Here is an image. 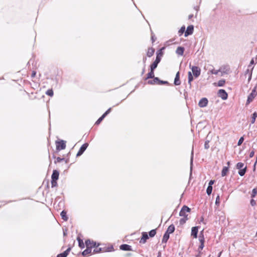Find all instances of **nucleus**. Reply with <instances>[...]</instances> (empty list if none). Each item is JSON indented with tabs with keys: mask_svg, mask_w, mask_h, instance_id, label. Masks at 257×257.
I'll return each mask as SVG.
<instances>
[{
	"mask_svg": "<svg viewBox=\"0 0 257 257\" xmlns=\"http://www.w3.org/2000/svg\"><path fill=\"white\" fill-rule=\"evenodd\" d=\"M59 173L58 171L53 170L51 176V185L52 187H56L57 185V180L59 178Z\"/></svg>",
	"mask_w": 257,
	"mask_h": 257,
	"instance_id": "obj_1",
	"label": "nucleus"
},
{
	"mask_svg": "<svg viewBox=\"0 0 257 257\" xmlns=\"http://www.w3.org/2000/svg\"><path fill=\"white\" fill-rule=\"evenodd\" d=\"M191 209L187 207V206H183L182 208L181 211H180L179 215L180 216H182L184 217H187L188 214L187 213L190 212Z\"/></svg>",
	"mask_w": 257,
	"mask_h": 257,
	"instance_id": "obj_2",
	"label": "nucleus"
},
{
	"mask_svg": "<svg viewBox=\"0 0 257 257\" xmlns=\"http://www.w3.org/2000/svg\"><path fill=\"white\" fill-rule=\"evenodd\" d=\"M56 150L60 151L61 150H64L66 148V142L63 140L60 141H56Z\"/></svg>",
	"mask_w": 257,
	"mask_h": 257,
	"instance_id": "obj_3",
	"label": "nucleus"
},
{
	"mask_svg": "<svg viewBox=\"0 0 257 257\" xmlns=\"http://www.w3.org/2000/svg\"><path fill=\"white\" fill-rule=\"evenodd\" d=\"M90 239H87L85 241V244L86 246V249H85L82 253V255L84 256L87 255L89 254V253H91V248L90 247H89V243H90Z\"/></svg>",
	"mask_w": 257,
	"mask_h": 257,
	"instance_id": "obj_4",
	"label": "nucleus"
},
{
	"mask_svg": "<svg viewBox=\"0 0 257 257\" xmlns=\"http://www.w3.org/2000/svg\"><path fill=\"white\" fill-rule=\"evenodd\" d=\"M161 56L162 54L161 53L157 54L155 61L151 65V67H153V69H156L157 68L158 64L161 61Z\"/></svg>",
	"mask_w": 257,
	"mask_h": 257,
	"instance_id": "obj_5",
	"label": "nucleus"
},
{
	"mask_svg": "<svg viewBox=\"0 0 257 257\" xmlns=\"http://www.w3.org/2000/svg\"><path fill=\"white\" fill-rule=\"evenodd\" d=\"M191 68L195 77L197 78L200 75L201 69L197 66H192Z\"/></svg>",
	"mask_w": 257,
	"mask_h": 257,
	"instance_id": "obj_6",
	"label": "nucleus"
},
{
	"mask_svg": "<svg viewBox=\"0 0 257 257\" xmlns=\"http://www.w3.org/2000/svg\"><path fill=\"white\" fill-rule=\"evenodd\" d=\"M257 92L255 90V87L253 88V89L252 90L250 94L248 95L247 102L248 103H249L251 101H252L253 99L254 98V97L256 95Z\"/></svg>",
	"mask_w": 257,
	"mask_h": 257,
	"instance_id": "obj_7",
	"label": "nucleus"
},
{
	"mask_svg": "<svg viewBox=\"0 0 257 257\" xmlns=\"http://www.w3.org/2000/svg\"><path fill=\"white\" fill-rule=\"evenodd\" d=\"M218 96L223 100H226L227 98L228 94L224 89H220L218 92Z\"/></svg>",
	"mask_w": 257,
	"mask_h": 257,
	"instance_id": "obj_8",
	"label": "nucleus"
},
{
	"mask_svg": "<svg viewBox=\"0 0 257 257\" xmlns=\"http://www.w3.org/2000/svg\"><path fill=\"white\" fill-rule=\"evenodd\" d=\"M88 146V144L87 143L84 144L80 148L79 150L78 151L76 156L78 157L81 156L84 152L86 150L87 147Z\"/></svg>",
	"mask_w": 257,
	"mask_h": 257,
	"instance_id": "obj_9",
	"label": "nucleus"
},
{
	"mask_svg": "<svg viewBox=\"0 0 257 257\" xmlns=\"http://www.w3.org/2000/svg\"><path fill=\"white\" fill-rule=\"evenodd\" d=\"M208 102V99L204 97L200 100L198 103V105L200 107H204L207 106Z\"/></svg>",
	"mask_w": 257,
	"mask_h": 257,
	"instance_id": "obj_10",
	"label": "nucleus"
},
{
	"mask_svg": "<svg viewBox=\"0 0 257 257\" xmlns=\"http://www.w3.org/2000/svg\"><path fill=\"white\" fill-rule=\"evenodd\" d=\"M198 232V227H193L191 229V235L193 236L194 238H197Z\"/></svg>",
	"mask_w": 257,
	"mask_h": 257,
	"instance_id": "obj_11",
	"label": "nucleus"
},
{
	"mask_svg": "<svg viewBox=\"0 0 257 257\" xmlns=\"http://www.w3.org/2000/svg\"><path fill=\"white\" fill-rule=\"evenodd\" d=\"M148 238L149 236L147 233L146 232H144L142 233V237L140 240V242L142 243H145Z\"/></svg>",
	"mask_w": 257,
	"mask_h": 257,
	"instance_id": "obj_12",
	"label": "nucleus"
},
{
	"mask_svg": "<svg viewBox=\"0 0 257 257\" xmlns=\"http://www.w3.org/2000/svg\"><path fill=\"white\" fill-rule=\"evenodd\" d=\"M120 249L125 251L132 250L131 246L126 244L121 245L120 246Z\"/></svg>",
	"mask_w": 257,
	"mask_h": 257,
	"instance_id": "obj_13",
	"label": "nucleus"
},
{
	"mask_svg": "<svg viewBox=\"0 0 257 257\" xmlns=\"http://www.w3.org/2000/svg\"><path fill=\"white\" fill-rule=\"evenodd\" d=\"M181 83V81L180 80L179 77V72H178L176 75L175 80H174V84L176 85H179Z\"/></svg>",
	"mask_w": 257,
	"mask_h": 257,
	"instance_id": "obj_14",
	"label": "nucleus"
},
{
	"mask_svg": "<svg viewBox=\"0 0 257 257\" xmlns=\"http://www.w3.org/2000/svg\"><path fill=\"white\" fill-rule=\"evenodd\" d=\"M184 51V48L182 47H178L176 51V53L180 56H182L183 55Z\"/></svg>",
	"mask_w": 257,
	"mask_h": 257,
	"instance_id": "obj_15",
	"label": "nucleus"
},
{
	"mask_svg": "<svg viewBox=\"0 0 257 257\" xmlns=\"http://www.w3.org/2000/svg\"><path fill=\"white\" fill-rule=\"evenodd\" d=\"M155 69H153V67H151V71L149 73L147 74V77L146 78V79H148L149 78H153L154 77V70Z\"/></svg>",
	"mask_w": 257,
	"mask_h": 257,
	"instance_id": "obj_16",
	"label": "nucleus"
},
{
	"mask_svg": "<svg viewBox=\"0 0 257 257\" xmlns=\"http://www.w3.org/2000/svg\"><path fill=\"white\" fill-rule=\"evenodd\" d=\"M175 230V226L173 224L170 225L167 228V231H166V233H168V234L173 233Z\"/></svg>",
	"mask_w": 257,
	"mask_h": 257,
	"instance_id": "obj_17",
	"label": "nucleus"
},
{
	"mask_svg": "<svg viewBox=\"0 0 257 257\" xmlns=\"http://www.w3.org/2000/svg\"><path fill=\"white\" fill-rule=\"evenodd\" d=\"M154 52H155V49L153 48H150L148 50L147 55L148 57H151V56H152L153 55Z\"/></svg>",
	"mask_w": 257,
	"mask_h": 257,
	"instance_id": "obj_18",
	"label": "nucleus"
},
{
	"mask_svg": "<svg viewBox=\"0 0 257 257\" xmlns=\"http://www.w3.org/2000/svg\"><path fill=\"white\" fill-rule=\"evenodd\" d=\"M77 240H78V245H79V246L81 248H83L85 246L84 245V243L83 241V240L81 239L80 237L78 236L77 238Z\"/></svg>",
	"mask_w": 257,
	"mask_h": 257,
	"instance_id": "obj_19",
	"label": "nucleus"
},
{
	"mask_svg": "<svg viewBox=\"0 0 257 257\" xmlns=\"http://www.w3.org/2000/svg\"><path fill=\"white\" fill-rule=\"evenodd\" d=\"M99 244H98L97 245H96V246H95L96 248L93 250V252H92V254H94V253H99L100 252H103L104 251V250L101 247H99V248H97V247L99 246Z\"/></svg>",
	"mask_w": 257,
	"mask_h": 257,
	"instance_id": "obj_20",
	"label": "nucleus"
},
{
	"mask_svg": "<svg viewBox=\"0 0 257 257\" xmlns=\"http://www.w3.org/2000/svg\"><path fill=\"white\" fill-rule=\"evenodd\" d=\"M60 215H61V216L62 218L64 221H67L68 219V217H67V216L66 215V212L65 211L63 210L61 212Z\"/></svg>",
	"mask_w": 257,
	"mask_h": 257,
	"instance_id": "obj_21",
	"label": "nucleus"
},
{
	"mask_svg": "<svg viewBox=\"0 0 257 257\" xmlns=\"http://www.w3.org/2000/svg\"><path fill=\"white\" fill-rule=\"evenodd\" d=\"M169 234L165 232L163 237L162 242L166 243L167 242L168 240L169 239Z\"/></svg>",
	"mask_w": 257,
	"mask_h": 257,
	"instance_id": "obj_22",
	"label": "nucleus"
},
{
	"mask_svg": "<svg viewBox=\"0 0 257 257\" xmlns=\"http://www.w3.org/2000/svg\"><path fill=\"white\" fill-rule=\"evenodd\" d=\"M228 171V167H224L221 171V175L224 177L227 175Z\"/></svg>",
	"mask_w": 257,
	"mask_h": 257,
	"instance_id": "obj_23",
	"label": "nucleus"
},
{
	"mask_svg": "<svg viewBox=\"0 0 257 257\" xmlns=\"http://www.w3.org/2000/svg\"><path fill=\"white\" fill-rule=\"evenodd\" d=\"M188 83L189 84L190 86L191 85V82L193 80V77L192 76V74L190 71H189L188 73Z\"/></svg>",
	"mask_w": 257,
	"mask_h": 257,
	"instance_id": "obj_24",
	"label": "nucleus"
},
{
	"mask_svg": "<svg viewBox=\"0 0 257 257\" xmlns=\"http://www.w3.org/2000/svg\"><path fill=\"white\" fill-rule=\"evenodd\" d=\"M154 79L148 81V83L150 84H154L159 81V79L158 77H154Z\"/></svg>",
	"mask_w": 257,
	"mask_h": 257,
	"instance_id": "obj_25",
	"label": "nucleus"
},
{
	"mask_svg": "<svg viewBox=\"0 0 257 257\" xmlns=\"http://www.w3.org/2000/svg\"><path fill=\"white\" fill-rule=\"evenodd\" d=\"M193 148H192V152H191V159H190V175L192 174V165L193 164Z\"/></svg>",
	"mask_w": 257,
	"mask_h": 257,
	"instance_id": "obj_26",
	"label": "nucleus"
},
{
	"mask_svg": "<svg viewBox=\"0 0 257 257\" xmlns=\"http://www.w3.org/2000/svg\"><path fill=\"white\" fill-rule=\"evenodd\" d=\"M246 170V167H244L242 169H240V170L238 172L239 175L240 176H243L245 174V173Z\"/></svg>",
	"mask_w": 257,
	"mask_h": 257,
	"instance_id": "obj_27",
	"label": "nucleus"
},
{
	"mask_svg": "<svg viewBox=\"0 0 257 257\" xmlns=\"http://www.w3.org/2000/svg\"><path fill=\"white\" fill-rule=\"evenodd\" d=\"M194 30V26L193 25H189L187 27L185 32H193Z\"/></svg>",
	"mask_w": 257,
	"mask_h": 257,
	"instance_id": "obj_28",
	"label": "nucleus"
},
{
	"mask_svg": "<svg viewBox=\"0 0 257 257\" xmlns=\"http://www.w3.org/2000/svg\"><path fill=\"white\" fill-rule=\"evenodd\" d=\"M257 117V113L256 112H254L251 117V123L253 124L254 123L256 117Z\"/></svg>",
	"mask_w": 257,
	"mask_h": 257,
	"instance_id": "obj_29",
	"label": "nucleus"
},
{
	"mask_svg": "<svg viewBox=\"0 0 257 257\" xmlns=\"http://www.w3.org/2000/svg\"><path fill=\"white\" fill-rule=\"evenodd\" d=\"M90 243H89V247H90V248L92 249V247H95L96 246V242L93 241V240H91L90 239Z\"/></svg>",
	"mask_w": 257,
	"mask_h": 257,
	"instance_id": "obj_30",
	"label": "nucleus"
},
{
	"mask_svg": "<svg viewBox=\"0 0 257 257\" xmlns=\"http://www.w3.org/2000/svg\"><path fill=\"white\" fill-rule=\"evenodd\" d=\"M188 219L187 217H183L181 219H180L179 222L180 225L184 224L186 221Z\"/></svg>",
	"mask_w": 257,
	"mask_h": 257,
	"instance_id": "obj_31",
	"label": "nucleus"
},
{
	"mask_svg": "<svg viewBox=\"0 0 257 257\" xmlns=\"http://www.w3.org/2000/svg\"><path fill=\"white\" fill-rule=\"evenodd\" d=\"M199 240L200 243H204V238L202 233H201L199 236Z\"/></svg>",
	"mask_w": 257,
	"mask_h": 257,
	"instance_id": "obj_32",
	"label": "nucleus"
},
{
	"mask_svg": "<svg viewBox=\"0 0 257 257\" xmlns=\"http://www.w3.org/2000/svg\"><path fill=\"white\" fill-rule=\"evenodd\" d=\"M212 186H208L207 190H206V193L208 195H210L212 192Z\"/></svg>",
	"mask_w": 257,
	"mask_h": 257,
	"instance_id": "obj_33",
	"label": "nucleus"
},
{
	"mask_svg": "<svg viewBox=\"0 0 257 257\" xmlns=\"http://www.w3.org/2000/svg\"><path fill=\"white\" fill-rule=\"evenodd\" d=\"M46 94L51 97L53 96V91L52 89H48L46 92Z\"/></svg>",
	"mask_w": 257,
	"mask_h": 257,
	"instance_id": "obj_34",
	"label": "nucleus"
},
{
	"mask_svg": "<svg viewBox=\"0 0 257 257\" xmlns=\"http://www.w3.org/2000/svg\"><path fill=\"white\" fill-rule=\"evenodd\" d=\"M156 234V231L155 229H152L149 232V235L150 237H154Z\"/></svg>",
	"mask_w": 257,
	"mask_h": 257,
	"instance_id": "obj_35",
	"label": "nucleus"
},
{
	"mask_svg": "<svg viewBox=\"0 0 257 257\" xmlns=\"http://www.w3.org/2000/svg\"><path fill=\"white\" fill-rule=\"evenodd\" d=\"M225 83V81L223 79H222V80H220L218 82V86H223L224 84Z\"/></svg>",
	"mask_w": 257,
	"mask_h": 257,
	"instance_id": "obj_36",
	"label": "nucleus"
},
{
	"mask_svg": "<svg viewBox=\"0 0 257 257\" xmlns=\"http://www.w3.org/2000/svg\"><path fill=\"white\" fill-rule=\"evenodd\" d=\"M244 166V164L241 162L238 163L236 165V168L237 169H241Z\"/></svg>",
	"mask_w": 257,
	"mask_h": 257,
	"instance_id": "obj_37",
	"label": "nucleus"
},
{
	"mask_svg": "<svg viewBox=\"0 0 257 257\" xmlns=\"http://www.w3.org/2000/svg\"><path fill=\"white\" fill-rule=\"evenodd\" d=\"M104 116L102 115L100 117H99L97 119V120L95 122V124H99L101 122V121L104 119Z\"/></svg>",
	"mask_w": 257,
	"mask_h": 257,
	"instance_id": "obj_38",
	"label": "nucleus"
},
{
	"mask_svg": "<svg viewBox=\"0 0 257 257\" xmlns=\"http://www.w3.org/2000/svg\"><path fill=\"white\" fill-rule=\"evenodd\" d=\"M257 194V189L256 188H254L252 191V193L251 195V197L253 198Z\"/></svg>",
	"mask_w": 257,
	"mask_h": 257,
	"instance_id": "obj_39",
	"label": "nucleus"
},
{
	"mask_svg": "<svg viewBox=\"0 0 257 257\" xmlns=\"http://www.w3.org/2000/svg\"><path fill=\"white\" fill-rule=\"evenodd\" d=\"M219 204H220V198H219V195H218L216 197V198L215 204L217 206H219Z\"/></svg>",
	"mask_w": 257,
	"mask_h": 257,
	"instance_id": "obj_40",
	"label": "nucleus"
},
{
	"mask_svg": "<svg viewBox=\"0 0 257 257\" xmlns=\"http://www.w3.org/2000/svg\"><path fill=\"white\" fill-rule=\"evenodd\" d=\"M209 141H206L204 144V148L205 149H208L209 148Z\"/></svg>",
	"mask_w": 257,
	"mask_h": 257,
	"instance_id": "obj_41",
	"label": "nucleus"
},
{
	"mask_svg": "<svg viewBox=\"0 0 257 257\" xmlns=\"http://www.w3.org/2000/svg\"><path fill=\"white\" fill-rule=\"evenodd\" d=\"M243 141H244V138H243V137H241V138L239 139V141H238V142L237 145H238V146H240V145H241V144L243 143Z\"/></svg>",
	"mask_w": 257,
	"mask_h": 257,
	"instance_id": "obj_42",
	"label": "nucleus"
},
{
	"mask_svg": "<svg viewBox=\"0 0 257 257\" xmlns=\"http://www.w3.org/2000/svg\"><path fill=\"white\" fill-rule=\"evenodd\" d=\"M186 28L185 26H183L181 27L178 32H185Z\"/></svg>",
	"mask_w": 257,
	"mask_h": 257,
	"instance_id": "obj_43",
	"label": "nucleus"
},
{
	"mask_svg": "<svg viewBox=\"0 0 257 257\" xmlns=\"http://www.w3.org/2000/svg\"><path fill=\"white\" fill-rule=\"evenodd\" d=\"M220 71V70H215L214 69H212L211 70H210V72L212 73V74H217Z\"/></svg>",
	"mask_w": 257,
	"mask_h": 257,
	"instance_id": "obj_44",
	"label": "nucleus"
},
{
	"mask_svg": "<svg viewBox=\"0 0 257 257\" xmlns=\"http://www.w3.org/2000/svg\"><path fill=\"white\" fill-rule=\"evenodd\" d=\"M158 83L159 84H168L169 83L168 81H162V80H160L159 79V81H158Z\"/></svg>",
	"mask_w": 257,
	"mask_h": 257,
	"instance_id": "obj_45",
	"label": "nucleus"
},
{
	"mask_svg": "<svg viewBox=\"0 0 257 257\" xmlns=\"http://www.w3.org/2000/svg\"><path fill=\"white\" fill-rule=\"evenodd\" d=\"M71 250V248L70 247H69L65 251H64V253H65V254L66 255V256H67L69 253V252H70Z\"/></svg>",
	"mask_w": 257,
	"mask_h": 257,
	"instance_id": "obj_46",
	"label": "nucleus"
},
{
	"mask_svg": "<svg viewBox=\"0 0 257 257\" xmlns=\"http://www.w3.org/2000/svg\"><path fill=\"white\" fill-rule=\"evenodd\" d=\"M71 250V248L70 247H69L65 251H64V253H65V254L66 255V256H67L69 253V252H70Z\"/></svg>",
	"mask_w": 257,
	"mask_h": 257,
	"instance_id": "obj_47",
	"label": "nucleus"
},
{
	"mask_svg": "<svg viewBox=\"0 0 257 257\" xmlns=\"http://www.w3.org/2000/svg\"><path fill=\"white\" fill-rule=\"evenodd\" d=\"M71 250V248L70 247H69L65 251H64V253H65V254L66 255V256H67L69 253V252H70Z\"/></svg>",
	"mask_w": 257,
	"mask_h": 257,
	"instance_id": "obj_48",
	"label": "nucleus"
},
{
	"mask_svg": "<svg viewBox=\"0 0 257 257\" xmlns=\"http://www.w3.org/2000/svg\"><path fill=\"white\" fill-rule=\"evenodd\" d=\"M71 250V248L70 247H69L65 251H64V253H65V254L66 255V256H67L69 253V252H70Z\"/></svg>",
	"mask_w": 257,
	"mask_h": 257,
	"instance_id": "obj_49",
	"label": "nucleus"
},
{
	"mask_svg": "<svg viewBox=\"0 0 257 257\" xmlns=\"http://www.w3.org/2000/svg\"><path fill=\"white\" fill-rule=\"evenodd\" d=\"M71 250V248L70 247H69L65 251H64V253H65V254L66 255V256H67L69 253V252H70Z\"/></svg>",
	"mask_w": 257,
	"mask_h": 257,
	"instance_id": "obj_50",
	"label": "nucleus"
},
{
	"mask_svg": "<svg viewBox=\"0 0 257 257\" xmlns=\"http://www.w3.org/2000/svg\"><path fill=\"white\" fill-rule=\"evenodd\" d=\"M111 111V108H109V109H108L103 114V115L104 116V117H105Z\"/></svg>",
	"mask_w": 257,
	"mask_h": 257,
	"instance_id": "obj_51",
	"label": "nucleus"
},
{
	"mask_svg": "<svg viewBox=\"0 0 257 257\" xmlns=\"http://www.w3.org/2000/svg\"><path fill=\"white\" fill-rule=\"evenodd\" d=\"M250 204L252 206H254L256 204L255 201L254 200H253V199H252L250 200Z\"/></svg>",
	"mask_w": 257,
	"mask_h": 257,
	"instance_id": "obj_52",
	"label": "nucleus"
},
{
	"mask_svg": "<svg viewBox=\"0 0 257 257\" xmlns=\"http://www.w3.org/2000/svg\"><path fill=\"white\" fill-rule=\"evenodd\" d=\"M64 159V158H61L60 157H58L57 159H56V161L55 162V163H56V162H60L61 161H62V160H63Z\"/></svg>",
	"mask_w": 257,
	"mask_h": 257,
	"instance_id": "obj_53",
	"label": "nucleus"
},
{
	"mask_svg": "<svg viewBox=\"0 0 257 257\" xmlns=\"http://www.w3.org/2000/svg\"><path fill=\"white\" fill-rule=\"evenodd\" d=\"M151 39L152 43H154L157 40V38L154 35H152L151 37Z\"/></svg>",
	"mask_w": 257,
	"mask_h": 257,
	"instance_id": "obj_54",
	"label": "nucleus"
},
{
	"mask_svg": "<svg viewBox=\"0 0 257 257\" xmlns=\"http://www.w3.org/2000/svg\"><path fill=\"white\" fill-rule=\"evenodd\" d=\"M57 256L58 257H66V255L65 254V253H64V252L58 254Z\"/></svg>",
	"mask_w": 257,
	"mask_h": 257,
	"instance_id": "obj_55",
	"label": "nucleus"
},
{
	"mask_svg": "<svg viewBox=\"0 0 257 257\" xmlns=\"http://www.w3.org/2000/svg\"><path fill=\"white\" fill-rule=\"evenodd\" d=\"M254 151H252L250 153V154H249V157H250V158H252V157H253V156H254Z\"/></svg>",
	"mask_w": 257,
	"mask_h": 257,
	"instance_id": "obj_56",
	"label": "nucleus"
},
{
	"mask_svg": "<svg viewBox=\"0 0 257 257\" xmlns=\"http://www.w3.org/2000/svg\"><path fill=\"white\" fill-rule=\"evenodd\" d=\"M204 246V243H200V245H199L198 249L202 250Z\"/></svg>",
	"mask_w": 257,
	"mask_h": 257,
	"instance_id": "obj_57",
	"label": "nucleus"
},
{
	"mask_svg": "<svg viewBox=\"0 0 257 257\" xmlns=\"http://www.w3.org/2000/svg\"><path fill=\"white\" fill-rule=\"evenodd\" d=\"M214 180H210L209 182V184H208V186H211L214 184Z\"/></svg>",
	"mask_w": 257,
	"mask_h": 257,
	"instance_id": "obj_58",
	"label": "nucleus"
},
{
	"mask_svg": "<svg viewBox=\"0 0 257 257\" xmlns=\"http://www.w3.org/2000/svg\"><path fill=\"white\" fill-rule=\"evenodd\" d=\"M184 34V37H188L189 35H191L192 34V33H181V34L180 35V36L182 34Z\"/></svg>",
	"mask_w": 257,
	"mask_h": 257,
	"instance_id": "obj_59",
	"label": "nucleus"
},
{
	"mask_svg": "<svg viewBox=\"0 0 257 257\" xmlns=\"http://www.w3.org/2000/svg\"><path fill=\"white\" fill-rule=\"evenodd\" d=\"M36 72L35 71H33L32 72V73L31 77H34L35 76V75H36Z\"/></svg>",
	"mask_w": 257,
	"mask_h": 257,
	"instance_id": "obj_60",
	"label": "nucleus"
},
{
	"mask_svg": "<svg viewBox=\"0 0 257 257\" xmlns=\"http://www.w3.org/2000/svg\"><path fill=\"white\" fill-rule=\"evenodd\" d=\"M253 63H254V60H253V59H252L250 61V64H249V65L248 66V67H250L251 65L253 64Z\"/></svg>",
	"mask_w": 257,
	"mask_h": 257,
	"instance_id": "obj_61",
	"label": "nucleus"
},
{
	"mask_svg": "<svg viewBox=\"0 0 257 257\" xmlns=\"http://www.w3.org/2000/svg\"><path fill=\"white\" fill-rule=\"evenodd\" d=\"M193 15H190L189 16V17H188V18H189V19H191V18L193 17Z\"/></svg>",
	"mask_w": 257,
	"mask_h": 257,
	"instance_id": "obj_62",
	"label": "nucleus"
},
{
	"mask_svg": "<svg viewBox=\"0 0 257 257\" xmlns=\"http://www.w3.org/2000/svg\"><path fill=\"white\" fill-rule=\"evenodd\" d=\"M146 60V58H143V61H144V63H145Z\"/></svg>",
	"mask_w": 257,
	"mask_h": 257,
	"instance_id": "obj_63",
	"label": "nucleus"
},
{
	"mask_svg": "<svg viewBox=\"0 0 257 257\" xmlns=\"http://www.w3.org/2000/svg\"><path fill=\"white\" fill-rule=\"evenodd\" d=\"M145 72V68L143 69V71H142V74H143Z\"/></svg>",
	"mask_w": 257,
	"mask_h": 257,
	"instance_id": "obj_64",
	"label": "nucleus"
}]
</instances>
